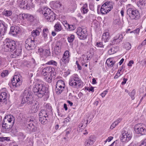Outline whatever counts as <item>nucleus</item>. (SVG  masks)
I'll use <instances>...</instances> for the list:
<instances>
[{"instance_id":"f257e3e1","label":"nucleus","mask_w":146,"mask_h":146,"mask_svg":"<svg viewBox=\"0 0 146 146\" xmlns=\"http://www.w3.org/2000/svg\"><path fill=\"white\" fill-rule=\"evenodd\" d=\"M33 91L35 95L39 98H42L44 96L48 99L49 97L48 89L42 84H36L33 87Z\"/></svg>"},{"instance_id":"f03ea898","label":"nucleus","mask_w":146,"mask_h":146,"mask_svg":"<svg viewBox=\"0 0 146 146\" xmlns=\"http://www.w3.org/2000/svg\"><path fill=\"white\" fill-rule=\"evenodd\" d=\"M54 70L52 67L48 66L44 68L42 72V75L44 76V79L48 83H51L52 78H55Z\"/></svg>"},{"instance_id":"7ed1b4c3","label":"nucleus","mask_w":146,"mask_h":146,"mask_svg":"<svg viewBox=\"0 0 146 146\" xmlns=\"http://www.w3.org/2000/svg\"><path fill=\"white\" fill-rule=\"evenodd\" d=\"M83 84V82L77 74H74L70 77L69 81V84L70 86L78 88L82 86Z\"/></svg>"},{"instance_id":"20e7f679","label":"nucleus","mask_w":146,"mask_h":146,"mask_svg":"<svg viewBox=\"0 0 146 146\" xmlns=\"http://www.w3.org/2000/svg\"><path fill=\"white\" fill-rule=\"evenodd\" d=\"M33 101V97L31 91L29 90H25L21 103L24 104L27 103L29 105L31 104Z\"/></svg>"},{"instance_id":"39448f33","label":"nucleus","mask_w":146,"mask_h":146,"mask_svg":"<svg viewBox=\"0 0 146 146\" xmlns=\"http://www.w3.org/2000/svg\"><path fill=\"white\" fill-rule=\"evenodd\" d=\"M4 50L5 52H12L16 48L15 42L9 38H6L4 41Z\"/></svg>"},{"instance_id":"423d86ee","label":"nucleus","mask_w":146,"mask_h":146,"mask_svg":"<svg viewBox=\"0 0 146 146\" xmlns=\"http://www.w3.org/2000/svg\"><path fill=\"white\" fill-rule=\"evenodd\" d=\"M127 14L131 20H137L140 17V13L137 9L129 8L127 11Z\"/></svg>"},{"instance_id":"0eeeda50","label":"nucleus","mask_w":146,"mask_h":146,"mask_svg":"<svg viewBox=\"0 0 146 146\" xmlns=\"http://www.w3.org/2000/svg\"><path fill=\"white\" fill-rule=\"evenodd\" d=\"M25 43V47L28 50L35 48L37 46L36 41L35 40L34 37L27 38Z\"/></svg>"},{"instance_id":"6e6552de","label":"nucleus","mask_w":146,"mask_h":146,"mask_svg":"<svg viewBox=\"0 0 146 146\" xmlns=\"http://www.w3.org/2000/svg\"><path fill=\"white\" fill-rule=\"evenodd\" d=\"M32 0H18L17 2L21 8L29 10L32 5Z\"/></svg>"},{"instance_id":"1a4fd4ad","label":"nucleus","mask_w":146,"mask_h":146,"mask_svg":"<svg viewBox=\"0 0 146 146\" xmlns=\"http://www.w3.org/2000/svg\"><path fill=\"white\" fill-rule=\"evenodd\" d=\"M134 129L137 133L142 135L146 133V125L144 124L139 123L136 124L134 127Z\"/></svg>"},{"instance_id":"9d476101","label":"nucleus","mask_w":146,"mask_h":146,"mask_svg":"<svg viewBox=\"0 0 146 146\" xmlns=\"http://www.w3.org/2000/svg\"><path fill=\"white\" fill-rule=\"evenodd\" d=\"M65 87V84L63 81L61 80H58L56 82L55 89L56 93L61 94L64 90Z\"/></svg>"},{"instance_id":"9b49d317","label":"nucleus","mask_w":146,"mask_h":146,"mask_svg":"<svg viewBox=\"0 0 146 146\" xmlns=\"http://www.w3.org/2000/svg\"><path fill=\"white\" fill-rule=\"evenodd\" d=\"M76 33L80 39H84L87 37V30L86 29L79 27Z\"/></svg>"},{"instance_id":"f8f14e48","label":"nucleus","mask_w":146,"mask_h":146,"mask_svg":"<svg viewBox=\"0 0 146 146\" xmlns=\"http://www.w3.org/2000/svg\"><path fill=\"white\" fill-rule=\"evenodd\" d=\"M3 121L7 124L9 126L13 127L15 122V118L12 115H7L4 118Z\"/></svg>"},{"instance_id":"ddd939ff","label":"nucleus","mask_w":146,"mask_h":146,"mask_svg":"<svg viewBox=\"0 0 146 146\" xmlns=\"http://www.w3.org/2000/svg\"><path fill=\"white\" fill-rule=\"evenodd\" d=\"M38 52L41 58H46L50 54L49 49H44L42 48H40L38 49Z\"/></svg>"},{"instance_id":"4468645a","label":"nucleus","mask_w":146,"mask_h":146,"mask_svg":"<svg viewBox=\"0 0 146 146\" xmlns=\"http://www.w3.org/2000/svg\"><path fill=\"white\" fill-rule=\"evenodd\" d=\"M132 137V134L130 131H125L122 134L121 138V140L122 142H128L129 141Z\"/></svg>"},{"instance_id":"2eb2a0df","label":"nucleus","mask_w":146,"mask_h":146,"mask_svg":"<svg viewBox=\"0 0 146 146\" xmlns=\"http://www.w3.org/2000/svg\"><path fill=\"white\" fill-rule=\"evenodd\" d=\"M19 75H15L12 80V84L13 86L17 87L21 85V83Z\"/></svg>"},{"instance_id":"dca6fc26","label":"nucleus","mask_w":146,"mask_h":146,"mask_svg":"<svg viewBox=\"0 0 146 146\" xmlns=\"http://www.w3.org/2000/svg\"><path fill=\"white\" fill-rule=\"evenodd\" d=\"M20 31L21 29L19 27L17 26L11 27L9 33L13 36H15L17 34L20 33Z\"/></svg>"},{"instance_id":"f3484780","label":"nucleus","mask_w":146,"mask_h":146,"mask_svg":"<svg viewBox=\"0 0 146 146\" xmlns=\"http://www.w3.org/2000/svg\"><path fill=\"white\" fill-rule=\"evenodd\" d=\"M7 94L5 92H2L0 93V102H3L6 104H7Z\"/></svg>"},{"instance_id":"a211bd4d","label":"nucleus","mask_w":146,"mask_h":146,"mask_svg":"<svg viewBox=\"0 0 146 146\" xmlns=\"http://www.w3.org/2000/svg\"><path fill=\"white\" fill-rule=\"evenodd\" d=\"M36 123L34 122L33 121H30L29 122L27 125V127L31 131H35L36 129V127L35 125Z\"/></svg>"},{"instance_id":"6ab92c4d","label":"nucleus","mask_w":146,"mask_h":146,"mask_svg":"<svg viewBox=\"0 0 146 146\" xmlns=\"http://www.w3.org/2000/svg\"><path fill=\"white\" fill-rule=\"evenodd\" d=\"M48 21L51 22L53 21L56 19L55 14L53 12H51L45 17Z\"/></svg>"},{"instance_id":"aec40b11","label":"nucleus","mask_w":146,"mask_h":146,"mask_svg":"<svg viewBox=\"0 0 146 146\" xmlns=\"http://www.w3.org/2000/svg\"><path fill=\"white\" fill-rule=\"evenodd\" d=\"M61 44L59 42H57L54 48V51L55 54L58 55L61 52Z\"/></svg>"},{"instance_id":"412c9836","label":"nucleus","mask_w":146,"mask_h":146,"mask_svg":"<svg viewBox=\"0 0 146 146\" xmlns=\"http://www.w3.org/2000/svg\"><path fill=\"white\" fill-rule=\"evenodd\" d=\"M123 38V35L121 34H118L113 38V42L114 44L119 43Z\"/></svg>"},{"instance_id":"4be33fe9","label":"nucleus","mask_w":146,"mask_h":146,"mask_svg":"<svg viewBox=\"0 0 146 146\" xmlns=\"http://www.w3.org/2000/svg\"><path fill=\"white\" fill-rule=\"evenodd\" d=\"M7 28L3 23H0V36L3 35L7 30Z\"/></svg>"},{"instance_id":"5701e85b","label":"nucleus","mask_w":146,"mask_h":146,"mask_svg":"<svg viewBox=\"0 0 146 146\" xmlns=\"http://www.w3.org/2000/svg\"><path fill=\"white\" fill-rule=\"evenodd\" d=\"M110 37V33L108 32L103 33L102 36V39L105 42L108 41Z\"/></svg>"},{"instance_id":"b1692460","label":"nucleus","mask_w":146,"mask_h":146,"mask_svg":"<svg viewBox=\"0 0 146 146\" xmlns=\"http://www.w3.org/2000/svg\"><path fill=\"white\" fill-rule=\"evenodd\" d=\"M39 108V106L38 104L35 103L33 105L31 106V112L32 113L36 112Z\"/></svg>"},{"instance_id":"393cba45","label":"nucleus","mask_w":146,"mask_h":146,"mask_svg":"<svg viewBox=\"0 0 146 146\" xmlns=\"http://www.w3.org/2000/svg\"><path fill=\"white\" fill-rule=\"evenodd\" d=\"M91 58L90 56H88V55L86 56L84 55H83L82 56V59L81 61L82 65H83L88 62V60H90Z\"/></svg>"},{"instance_id":"a878e982","label":"nucleus","mask_w":146,"mask_h":146,"mask_svg":"<svg viewBox=\"0 0 146 146\" xmlns=\"http://www.w3.org/2000/svg\"><path fill=\"white\" fill-rule=\"evenodd\" d=\"M49 33L48 29L47 28H44L42 31V36L44 40H46L48 38V35Z\"/></svg>"},{"instance_id":"bb28decb","label":"nucleus","mask_w":146,"mask_h":146,"mask_svg":"<svg viewBox=\"0 0 146 146\" xmlns=\"http://www.w3.org/2000/svg\"><path fill=\"white\" fill-rule=\"evenodd\" d=\"M81 11L83 14L87 13L89 11L88 9V5L87 3L83 4V6L81 9Z\"/></svg>"},{"instance_id":"cd10ccee","label":"nucleus","mask_w":146,"mask_h":146,"mask_svg":"<svg viewBox=\"0 0 146 146\" xmlns=\"http://www.w3.org/2000/svg\"><path fill=\"white\" fill-rule=\"evenodd\" d=\"M39 121L41 123L43 124H46L47 122L48 121V116L47 115L46 116L44 117H39Z\"/></svg>"},{"instance_id":"c85d7f7f","label":"nucleus","mask_w":146,"mask_h":146,"mask_svg":"<svg viewBox=\"0 0 146 146\" xmlns=\"http://www.w3.org/2000/svg\"><path fill=\"white\" fill-rule=\"evenodd\" d=\"M11 128L2 125V127L1 129V131L2 132L5 133H9L11 131Z\"/></svg>"},{"instance_id":"c756f323","label":"nucleus","mask_w":146,"mask_h":146,"mask_svg":"<svg viewBox=\"0 0 146 146\" xmlns=\"http://www.w3.org/2000/svg\"><path fill=\"white\" fill-rule=\"evenodd\" d=\"M115 62L114 61H113L111 58L108 59L106 61V63L108 66L110 67H113Z\"/></svg>"},{"instance_id":"7c9ffc66","label":"nucleus","mask_w":146,"mask_h":146,"mask_svg":"<svg viewBox=\"0 0 146 146\" xmlns=\"http://www.w3.org/2000/svg\"><path fill=\"white\" fill-rule=\"evenodd\" d=\"M104 5H102L100 9V12L102 14H105L107 13L110 11V10L112 9V5H111V7H110V9L108 8V10L104 8Z\"/></svg>"},{"instance_id":"2f4dec72","label":"nucleus","mask_w":146,"mask_h":146,"mask_svg":"<svg viewBox=\"0 0 146 146\" xmlns=\"http://www.w3.org/2000/svg\"><path fill=\"white\" fill-rule=\"evenodd\" d=\"M92 137L91 136L89 139L86 141L85 143V146H90L93 144L94 141L93 140H92Z\"/></svg>"},{"instance_id":"473e14b6","label":"nucleus","mask_w":146,"mask_h":146,"mask_svg":"<svg viewBox=\"0 0 146 146\" xmlns=\"http://www.w3.org/2000/svg\"><path fill=\"white\" fill-rule=\"evenodd\" d=\"M54 30L56 31L59 32L61 30L62 27L59 23H57L54 26Z\"/></svg>"},{"instance_id":"72a5a7b5","label":"nucleus","mask_w":146,"mask_h":146,"mask_svg":"<svg viewBox=\"0 0 146 146\" xmlns=\"http://www.w3.org/2000/svg\"><path fill=\"white\" fill-rule=\"evenodd\" d=\"M112 3L111 2H107L104 3L102 5H104V9H106L108 10V8L110 9V7H111L112 5Z\"/></svg>"},{"instance_id":"f704fd0d","label":"nucleus","mask_w":146,"mask_h":146,"mask_svg":"<svg viewBox=\"0 0 146 146\" xmlns=\"http://www.w3.org/2000/svg\"><path fill=\"white\" fill-rule=\"evenodd\" d=\"M123 68L122 66L120 67V68L118 70L116 74L114 77V79L117 78L119 77L122 74V73H121V71Z\"/></svg>"},{"instance_id":"c9c22d12","label":"nucleus","mask_w":146,"mask_h":146,"mask_svg":"<svg viewBox=\"0 0 146 146\" xmlns=\"http://www.w3.org/2000/svg\"><path fill=\"white\" fill-rule=\"evenodd\" d=\"M44 13L43 15L45 17H46L47 15H48L52 11L50 9L47 8H44Z\"/></svg>"},{"instance_id":"e433bc0d","label":"nucleus","mask_w":146,"mask_h":146,"mask_svg":"<svg viewBox=\"0 0 146 146\" xmlns=\"http://www.w3.org/2000/svg\"><path fill=\"white\" fill-rule=\"evenodd\" d=\"M47 115V113L46 111L44 110H41L39 114V117H44L46 116Z\"/></svg>"},{"instance_id":"4c0bfd02","label":"nucleus","mask_w":146,"mask_h":146,"mask_svg":"<svg viewBox=\"0 0 146 146\" xmlns=\"http://www.w3.org/2000/svg\"><path fill=\"white\" fill-rule=\"evenodd\" d=\"M30 16H31V15L25 13H23L20 14L19 15L20 19H21L22 20H24L25 19L28 18V17H29Z\"/></svg>"},{"instance_id":"58836bf2","label":"nucleus","mask_w":146,"mask_h":146,"mask_svg":"<svg viewBox=\"0 0 146 146\" xmlns=\"http://www.w3.org/2000/svg\"><path fill=\"white\" fill-rule=\"evenodd\" d=\"M31 35L33 37L36 36L40 35V32L38 30H34L31 32Z\"/></svg>"},{"instance_id":"ea45409f","label":"nucleus","mask_w":146,"mask_h":146,"mask_svg":"<svg viewBox=\"0 0 146 146\" xmlns=\"http://www.w3.org/2000/svg\"><path fill=\"white\" fill-rule=\"evenodd\" d=\"M5 58L0 56V67L3 66L5 64Z\"/></svg>"},{"instance_id":"a19ab883","label":"nucleus","mask_w":146,"mask_h":146,"mask_svg":"<svg viewBox=\"0 0 146 146\" xmlns=\"http://www.w3.org/2000/svg\"><path fill=\"white\" fill-rule=\"evenodd\" d=\"M61 60L64 64H67L69 62V58L63 56Z\"/></svg>"},{"instance_id":"79ce46f5","label":"nucleus","mask_w":146,"mask_h":146,"mask_svg":"<svg viewBox=\"0 0 146 146\" xmlns=\"http://www.w3.org/2000/svg\"><path fill=\"white\" fill-rule=\"evenodd\" d=\"M138 146H146V138L143 139L139 143H137Z\"/></svg>"},{"instance_id":"37998d69","label":"nucleus","mask_w":146,"mask_h":146,"mask_svg":"<svg viewBox=\"0 0 146 146\" xmlns=\"http://www.w3.org/2000/svg\"><path fill=\"white\" fill-rule=\"evenodd\" d=\"M146 3V0H139L137 3V5L138 6L140 5H145Z\"/></svg>"},{"instance_id":"c03bdc74","label":"nucleus","mask_w":146,"mask_h":146,"mask_svg":"<svg viewBox=\"0 0 146 146\" xmlns=\"http://www.w3.org/2000/svg\"><path fill=\"white\" fill-rule=\"evenodd\" d=\"M66 26H65V27H67V26L69 30L70 31H72L75 29V27L74 25H70L68 24L67 23H65Z\"/></svg>"},{"instance_id":"a18cd8bd","label":"nucleus","mask_w":146,"mask_h":146,"mask_svg":"<svg viewBox=\"0 0 146 146\" xmlns=\"http://www.w3.org/2000/svg\"><path fill=\"white\" fill-rule=\"evenodd\" d=\"M12 12L11 11H5L3 12V15L5 16H9L12 15Z\"/></svg>"},{"instance_id":"49530a36","label":"nucleus","mask_w":146,"mask_h":146,"mask_svg":"<svg viewBox=\"0 0 146 146\" xmlns=\"http://www.w3.org/2000/svg\"><path fill=\"white\" fill-rule=\"evenodd\" d=\"M74 35H72L68 37V40L69 42H72L74 40Z\"/></svg>"},{"instance_id":"de8ad7c7","label":"nucleus","mask_w":146,"mask_h":146,"mask_svg":"<svg viewBox=\"0 0 146 146\" xmlns=\"http://www.w3.org/2000/svg\"><path fill=\"white\" fill-rule=\"evenodd\" d=\"M135 94V90H133L130 93L129 95L131 97L132 100H133L135 98L134 96Z\"/></svg>"},{"instance_id":"09e8293b","label":"nucleus","mask_w":146,"mask_h":146,"mask_svg":"<svg viewBox=\"0 0 146 146\" xmlns=\"http://www.w3.org/2000/svg\"><path fill=\"white\" fill-rule=\"evenodd\" d=\"M46 64L50 65H52L56 66L57 63L55 61L53 60H51L48 62Z\"/></svg>"},{"instance_id":"8fccbe9b","label":"nucleus","mask_w":146,"mask_h":146,"mask_svg":"<svg viewBox=\"0 0 146 146\" xmlns=\"http://www.w3.org/2000/svg\"><path fill=\"white\" fill-rule=\"evenodd\" d=\"M124 46L127 50H129L130 49L131 46L130 43L126 42Z\"/></svg>"},{"instance_id":"3c124183","label":"nucleus","mask_w":146,"mask_h":146,"mask_svg":"<svg viewBox=\"0 0 146 146\" xmlns=\"http://www.w3.org/2000/svg\"><path fill=\"white\" fill-rule=\"evenodd\" d=\"M8 74V71L7 70H5L3 71L1 73V75L3 77H4L7 76Z\"/></svg>"},{"instance_id":"603ef678","label":"nucleus","mask_w":146,"mask_h":146,"mask_svg":"<svg viewBox=\"0 0 146 146\" xmlns=\"http://www.w3.org/2000/svg\"><path fill=\"white\" fill-rule=\"evenodd\" d=\"M63 56L69 58L70 55L69 51L68 50L65 51L63 54Z\"/></svg>"},{"instance_id":"864d4df0","label":"nucleus","mask_w":146,"mask_h":146,"mask_svg":"<svg viewBox=\"0 0 146 146\" xmlns=\"http://www.w3.org/2000/svg\"><path fill=\"white\" fill-rule=\"evenodd\" d=\"M21 52V50L20 48H18L16 49L14 53H15L17 56H19Z\"/></svg>"},{"instance_id":"5fc2aeb1","label":"nucleus","mask_w":146,"mask_h":146,"mask_svg":"<svg viewBox=\"0 0 146 146\" xmlns=\"http://www.w3.org/2000/svg\"><path fill=\"white\" fill-rule=\"evenodd\" d=\"M45 108L46 110H49L50 111H51L52 107L49 104H47L45 106Z\"/></svg>"},{"instance_id":"6e6d98bb","label":"nucleus","mask_w":146,"mask_h":146,"mask_svg":"<svg viewBox=\"0 0 146 146\" xmlns=\"http://www.w3.org/2000/svg\"><path fill=\"white\" fill-rule=\"evenodd\" d=\"M108 92L107 90H105L101 94V96L102 98L104 97Z\"/></svg>"},{"instance_id":"4d7b16f0","label":"nucleus","mask_w":146,"mask_h":146,"mask_svg":"<svg viewBox=\"0 0 146 146\" xmlns=\"http://www.w3.org/2000/svg\"><path fill=\"white\" fill-rule=\"evenodd\" d=\"M85 121L84 120H83L82 121L81 123L79 125V128L80 129H83V128H82V127H83V124H84V122H85Z\"/></svg>"},{"instance_id":"13d9d810","label":"nucleus","mask_w":146,"mask_h":146,"mask_svg":"<svg viewBox=\"0 0 146 146\" xmlns=\"http://www.w3.org/2000/svg\"><path fill=\"white\" fill-rule=\"evenodd\" d=\"M7 139H8V140H10V138L9 137H0V140L1 141H4L6 140Z\"/></svg>"},{"instance_id":"bf43d9fd","label":"nucleus","mask_w":146,"mask_h":146,"mask_svg":"<svg viewBox=\"0 0 146 146\" xmlns=\"http://www.w3.org/2000/svg\"><path fill=\"white\" fill-rule=\"evenodd\" d=\"M114 23L116 25H119L120 23V20L119 19H116L114 21Z\"/></svg>"},{"instance_id":"052dcab7","label":"nucleus","mask_w":146,"mask_h":146,"mask_svg":"<svg viewBox=\"0 0 146 146\" xmlns=\"http://www.w3.org/2000/svg\"><path fill=\"white\" fill-rule=\"evenodd\" d=\"M97 46L100 47H103V45L102 42H97L96 43Z\"/></svg>"},{"instance_id":"680f3d73","label":"nucleus","mask_w":146,"mask_h":146,"mask_svg":"<svg viewBox=\"0 0 146 146\" xmlns=\"http://www.w3.org/2000/svg\"><path fill=\"white\" fill-rule=\"evenodd\" d=\"M122 119L121 118H119L117 119L114 122L116 124V125H117L121 121Z\"/></svg>"},{"instance_id":"e2e57ef3","label":"nucleus","mask_w":146,"mask_h":146,"mask_svg":"<svg viewBox=\"0 0 146 146\" xmlns=\"http://www.w3.org/2000/svg\"><path fill=\"white\" fill-rule=\"evenodd\" d=\"M117 125L114 122L111 125L110 128L111 129H113Z\"/></svg>"},{"instance_id":"0e129e2a","label":"nucleus","mask_w":146,"mask_h":146,"mask_svg":"<svg viewBox=\"0 0 146 146\" xmlns=\"http://www.w3.org/2000/svg\"><path fill=\"white\" fill-rule=\"evenodd\" d=\"M134 61L132 60L129 61V62L127 64V65L129 66H131L132 64H133Z\"/></svg>"},{"instance_id":"69168bd1","label":"nucleus","mask_w":146,"mask_h":146,"mask_svg":"<svg viewBox=\"0 0 146 146\" xmlns=\"http://www.w3.org/2000/svg\"><path fill=\"white\" fill-rule=\"evenodd\" d=\"M76 64L77 65L78 68L79 70H81L82 69L81 67L79 65V62L78 61H76Z\"/></svg>"},{"instance_id":"338daca9","label":"nucleus","mask_w":146,"mask_h":146,"mask_svg":"<svg viewBox=\"0 0 146 146\" xmlns=\"http://www.w3.org/2000/svg\"><path fill=\"white\" fill-rule=\"evenodd\" d=\"M113 138V137L112 136L109 137L107 139V141L108 142H110Z\"/></svg>"},{"instance_id":"774afa93","label":"nucleus","mask_w":146,"mask_h":146,"mask_svg":"<svg viewBox=\"0 0 146 146\" xmlns=\"http://www.w3.org/2000/svg\"><path fill=\"white\" fill-rule=\"evenodd\" d=\"M112 48H111L109 50H108V53L109 54H110V55L112 54H113L114 53V52L113 51L112 52Z\"/></svg>"}]
</instances>
